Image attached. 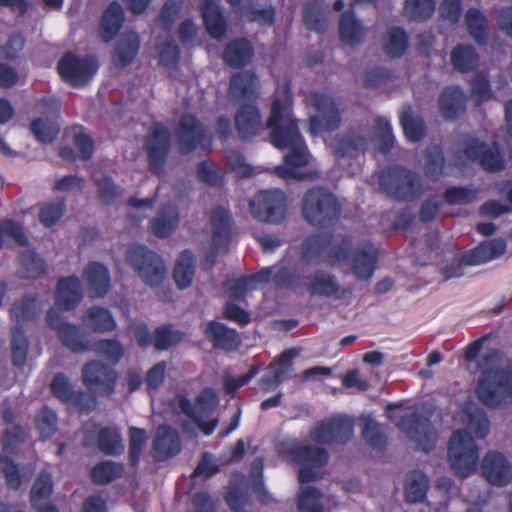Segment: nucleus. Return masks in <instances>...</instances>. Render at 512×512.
Here are the masks:
<instances>
[{
    "label": "nucleus",
    "mask_w": 512,
    "mask_h": 512,
    "mask_svg": "<svg viewBox=\"0 0 512 512\" xmlns=\"http://www.w3.org/2000/svg\"><path fill=\"white\" fill-rule=\"evenodd\" d=\"M266 125L271 129L270 142L276 148L290 149L284 157L285 164L277 167L276 173L283 178L317 179L319 177L317 170L305 173L296 171V168L308 166L311 156L292 118L291 97L286 88L281 90L280 95L277 92Z\"/></svg>",
    "instance_id": "obj_1"
},
{
    "label": "nucleus",
    "mask_w": 512,
    "mask_h": 512,
    "mask_svg": "<svg viewBox=\"0 0 512 512\" xmlns=\"http://www.w3.org/2000/svg\"><path fill=\"white\" fill-rule=\"evenodd\" d=\"M388 409V417L399 426L415 449L427 452L435 447L437 434L427 418V409L421 407L416 410L399 411L397 406L392 405Z\"/></svg>",
    "instance_id": "obj_2"
},
{
    "label": "nucleus",
    "mask_w": 512,
    "mask_h": 512,
    "mask_svg": "<svg viewBox=\"0 0 512 512\" xmlns=\"http://www.w3.org/2000/svg\"><path fill=\"white\" fill-rule=\"evenodd\" d=\"M480 367L482 372L476 393L484 405L496 407L512 396V373L500 370L496 354L486 356Z\"/></svg>",
    "instance_id": "obj_3"
},
{
    "label": "nucleus",
    "mask_w": 512,
    "mask_h": 512,
    "mask_svg": "<svg viewBox=\"0 0 512 512\" xmlns=\"http://www.w3.org/2000/svg\"><path fill=\"white\" fill-rule=\"evenodd\" d=\"M447 455L451 469L461 478L470 476L478 467L477 445L465 429H459L451 435Z\"/></svg>",
    "instance_id": "obj_4"
},
{
    "label": "nucleus",
    "mask_w": 512,
    "mask_h": 512,
    "mask_svg": "<svg viewBox=\"0 0 512 512\" xmlns=\"http://www.w3.org/2000/svg\"><path fill=\"white\" fill-rule=\"evenodd\" d=\"M285 453L292 462L301 466L298 475L301 483L317 479L319 469L328 461V454L324 449L302 445L294 440L286 443Z\"/></svg>",
    "instance_id": "obj_5"
},
{
    "label": "nucleus",
    "mask_w": 512,
    "mask_h": 512,
    "mask_svg": "<svg viewBox=\"0 0 512 512\" xmlns=\"http://www.w3.org/2000/svg\"><path fill=\"white\" fill-rule=\"evenodd\" d=\"M40 311L37 300L32 296L25 297L22 301L14 303L10 316L14 323L12 328V356L15 365H22L26 359L27 341L21 331V326L32 320Z\"/></svg>",
    "instance_id": "obj_6"
},
{
    "label": "nucleus",
    "mask_w": 512,
    "mask_h": 512,
    "mask_svg": "<svg viewBox=\"0 0 512 512\" xmlns=\"http://www.w3.org/2000/svg\"><path fill=\"white\" fill-rule=\"evenodd\" d=\"M349 248L350 243L347 241L331 244L327 237L315 235L305 241L302 256L306 262L319 261L343 267L348 259Z\"/></svg>",
    "instance_id": "obj_7"
},
{
    "label": "nucleus",
    "mask_w": 512,
    "mask_h": 512,
    "mask_svg": "<svg viewBox=\"0 0 512 512\" xmlns=\"http://www.w3.org/2000/svg\"><path fill=\"white\" fill-rule=\"evenodd\" d=\"M218 404L217 394L212 389H205L196 399L195 404L192 406L190 402L182 397L175 398V405L186 414L204 434L210 435L218 425L217 419H212L205 422L204 419L216 408Z\"/></svg>",
    "instance_id": "obj_8"
},
{
    "label": "nucleus",
    "mask_w": 512,
    "mask_h": 512,
    "mask_svg": "<svg viewBox=\"0 0 512 512\" xmlns=\"http://www.w3.org/2000/svg\"><path fill=\"white\" fill-rule=\"evenodd\" d=\"M302 210L307 221L322 225L338 216L339 206L330 192L315 188L305 194Z\"/></svg>",
    "instance_id": "obj_9"
},
{
    "label": "nucleus",
    "mask_w": 512,
    "mask_h": 512,
    "mask_svg": "<svg viewBox=\"0 0 512 512\" xmlns=\"http://www.w3.org/2000/svg\"><path fill=\"white\" fill-rule=\"evenodd\" d=\"M127 260L148 285L157 286L165 277L166 269L162 259L144 246L130 247Z\"/></svg>",
    "instance_id": "obj_10"
},
{
    "label": "nucleus",
    "mask_w": 512,
    "mask_h": 512,
    "mask_svg": "<svg viewBox=\"0 0 512 512\" xmlns=\"http://www.w3.org/2000/svg\"><path fill=\"white\" fill-rule=\"evenodd\" d=\"M306 101L315 109V114L310 116V133L312 135H320L339 127L340 113L330 97L312 93L306 98Z\"/></svg>",
    "instance_id": "obj_11"
},
{
    "label": "nucleus",
    "mask_w": 512,
    "mask_h": 512,
    "mask_svg": "<svg viewBox=\"0 0 512 512\" xmlns=\"http://www.w3.org/2000/svg\"><path fill=\"white\" fill-rule=\"evenodd\" d=\"M249 206L256 219L268 223H280L287 212L285 194L279 189L259 192Z\"/></svg>",
    "instance_id": "obj_12"
},
{
    "label": "nucleus",
    "mask_w": 512,
    "mask_h": 512,
    "mask_svg": "<svg viewBox=\"0 0 512 512\" xmlns=\"http://www.w3.org/2000/svg\"><path fill=\"white\" fill-rule=\"evenodd\" d=\"M57 69L64 81L74 87H81L94 77L98 63L92 56L79 58L68 53L59 60Z\"/></svg>",
    "instance_id": "obj_13"
},
{
    "label": "nucleus",
    "mask_w": 512,
    "mask_h": 512,
    "mask_svg": "<svg viewBox=\"0 0 512 512\" xmlns=\"http://www.w3.org/2000/svg\"><path fill=\"white\" fill-rule=\"evenodd\" d=\"M379 183L387 194L395 198L408 199L420 194L418 178L405 168L383 171Z\"/></svg>",
    "instance_id": "obj_14"
},
{
    "label": "nucleus",
    "mask_w": 512,
    "mask_h": 512,
    "mask_svg": "<svg viewBox=\"0 0 512 512\" xmlns=\"http://www.w3.org/2000/svg\"><path fill=\"white\" fill-rule=\"evenodd\" d=\"M353 432V421L346 416H337L316 424L310 431L313 441L327 444L332 441L345 442Z\"/></svg>",
    "instance_id": "obj_15"
},
{
    "label": "nucleus",
    "mask_w": 512,
    "mask_h": 512,
    "mask_svg": "<svg viewBox=\"0 0 512 512\" xmlns=\"http://www.w3.org/2000/svg\"><path fill=\"white\" fill-rule=\"evenodd\" d=\"M83 382L92 392L110 395L115 388L117 375L115 371L99 361L87 363L82 370Z\"/></svg>",
    "instance_id": "obj_16"
},
{
    "label": "nucleus",
    "mask_w": 512,
    "mask_h": 512,
    "mask_svg": "<svg viewBox=\"0 0 512 512\" xmlns=\"http://www.w3.org/2000/svg\"><path fill=\"white\" fill-rule=\"evenodd\" d=\"M306 289L311 295L334 300L343 299L351 293L350 289L339 283L335 275L323 270H317L308 277Z\"/></svg>",
    "instance_id": "obj_17"
},
{
    "label": "nucleus",
    "mask_w": 512,
    "mask_h": 512,
    "mask_svg": "<svg viewBox=\"0 0 512 512\" xmlns=\"http://www.w3.org/2000/svg\"><path fill=\"white\" fill-rule=\"evenodd\" d=\"M176 136L181 153H189L198 145L206 147L209 140H206L204 130L194 116L185 114L176 123Z\"/></svg>",
    "instance_id": "obj_18"
},
{
    "label": "nucleus",
    "mask_w": 512,
    "mask_h": 512,
    "mask_svg": "<svg viewBox=\"0 0 512 512\" xmlns=\"http://www.w3.org/2000/svg\"><path fill=\"white\" fill-rule=\"evenodd\" d=\"M210 224L212 247L211 251L206 252V260L213 264L215 255L226 251L230 241V216L228 212L222 207L214 209L210 216Z\"/></svg>",
    "instance_id": "obj_19"
},
{
    "label": "nucleus",
    "mask_w": 512,
    "mask_h": 512,
    "mask_svg": "<svg viewBox=\"0 0 512 512\" xmlns=\"http://www.w3.org/2000/svg\"><path fill=\"white\" fill-rule=\"evenodd\" d=\"M482 472L486 480L495 486H506L512 480V465L498 451H489L482 460Z\"/></svg>",
    "instance_id": "obj_20"
},
{
    "label": "nucleus",
    "mask_w": 512,
    "mask_h": 512,
    "mask_svg": "<svg viewBox=\"0 0 512 512\" xmlns=\"http://www.w3.org/2000/svg\"><path fill=\"white\" fill-rule=\"evenodd\" d=\"M169 148L168 131L160 124H154L146 141V151L149 158L150 168L154 173H159Z\"/></svg>",
    "instance_id": "obj_21"
},
{
    "label": "nucleus",
    "mask_w": 512,
    "mask_h": 512,
    "mask_svg": "<svg viewBox=\"0 0 512 512\" xmlns=\"http://www.w3.org/2000/svg\"><path fill=\"white\" fill-rule=\"evenodd\" d=\"M464 156L470 161H478L488 171H498L503 168V160L498 148L489 149L478 140H467L462 148Z\"/></svg>",
    "instance_id": "obj_22"
},
{
    "label": "nucleus",
    "mask_w": 512,
    "mask_h": 512,
    "mask_svg": "<svg viewBox=\"0 0 512 512\" xmlns=\"http://www.w3.org/2000/svg\"><path fill=\"white\" fill-rule=\"evenodd\" d=\"M52 394L64 403L78 408L81 412H89L96 406L94 398L83 403L84 395L73 390L72 385L63 374H57L50 385Z\"/></svg>",
    "instance_id": "obj_23"
},
{
    "label": "nucleus",
    "mask_w": 512,
    "mask_h": 512,
    "mask_svg": "<svg viewBox=\"0 0 512 512\" xmlns=\"http://www.w3.org/2000/svg\"><path fill=\"white\" fill-rule=\"evenodd\" d=\"M47 322L52 329L58 332L62 343L72 351L80 352L89 349L83 341L79 329L74 325L63 322L56 310L48 311Z\"/></svg>",
    "instance_id": "obj_24"
},
{
    "label": "nucleus",
    "mask_w": 512,
    "mask_h": 512,
    "mask_svg": "<svg viewBox=\"0 0 512 512\" xmlns=\"http://www.w3.org/2000/svg\"><path fill=\"white\" fill-rule=\"evenodd\" d=\"M82 277L92 297H104L110 289V273L100 262H90L83 269Z\"/></svg>",
    "instance_id": "obj_25"
},
{
    "label": "nucleus",
    "mask_w": 512,
    "mask_h": 512,
    "mask_svg": "<svg viewBox=\"0 0 512 512\" xmlns=\"http://www.w3.org/2000/svg\"><path fill=\"white\" fill-rule=\"evenodd\" d=\"M376 261V248L372 244L364 243L352 255L351 271L357 279L367 281L374 273Z\"/></svg>",
    "instance_id": "obj_26"
},
{
    "label": "nucleus",
    "mask_w": 512,
    "mask_h": 512,
    "mask_svg": "<svg viewBox=\"0 0 512 512\" xmlns=\"http://www.w3.org/2000/svg\"><path fill=\"white\" fill-rule=\"evenodd\" d=\"M181 448L179 435L175 429L169 426H160L153 442V456L162 461L175 456Z\"/></svg>",
    "instance_id": "obj_27"
},
{
    "label": "nucleus",
    "mask_w": 512,
    "mask_h": 512,
    "mask_svg": "<svg viewBox=\"0 0 512 512\" xmlns=\"http://www.w3.org/2000/svg\"><path fill=\"white\" fill-rule=\"evenodd\" d=\"M272 269H263L259 273L226 282V291L231 298L241 299L249 292L259 289L272 277Z\"/></svg>",
    "instance_id": "obj_28"
},
{
    "label": "nucleus",
    "mask_w": 512,
    "mask_h": 512,
    "mask_svg": "<svg viewBox=\"0 0 512 512\" xmlns=\"http://www.w3.org/2000/svg\"><path fill=\"white\" fill-rule=\"evenodd\" d=\"M505 250V240L500 238L488 240L464 254V261L468 265H480L499 258L504 254Z\"/></svg>",
    "instance_id": "obj_29"
},
{
    "label": "nucleus",
    "mask_w": 512,
    "mask_h": 512,
    "mask_svg": "<svg viewBox=\"0 0 512 512\" xmlns=\"http://www.w3.org/2000/svg\"><path fill=\"white\" fill-rule=\"evenodd\" d=\"M257 80L253 73L244 71L236 74L230 80L229 99L239 103L255 97Z\"/></svg>",
    "instance_id": "obj_30"
},
{
    "label": "nucleus",
    "mask_w": 512,
    "mask_h": 512,
    "mask_svg": "<svg viewBox=\"0 0 512 512\" xmlns=\"http://www.w3.org/2000/svg\"><path fill=\"white\" fill-rule=\"evenodd\" d=\"M298 355L295 349L285 350L277 362L270 365L269 370L261 380V387L268 391L271 387L277 386L283 382L286 374L291 370L292 360Z\"/></svg>",
    "instance_id": "obj_31"
},
{
    "label": "nucleus",
    "mask_w": 512,
    "mask_h": 512,
    "mask_svg": "<svg viewBox=\"0 0 512 512\" xmlns=\"http://www.w3.org/2000/svg\"><path fill=\"white\" fill-rule=\"evenodd\" d=\"M82 299L80 280L69 276L58 282L56 304L65 310L73 309Z\"/></svg>",
    "instance_id": "obj_32"
},
{
    "label": "nucleus",
    "mask_w": 512,
    "mask_h": 512,
    "mask_svg": "<svg viewBox=\"0 0 512 512\" xmlns=\"http://www.w3.org/2000/svg\"><path fill=\"white\" fill-rule=\"evenodd\" d=\"M238 133L244 139L257 135L262 129L259 111L251 105H243L235 116Z\"/></svg>",
    "instance_id": "obj_33"
},
{
    "label": "nucleus",
    "mask_w": 512,
    "mask_h": 512,
    "mask_svg": "<svg viewBox=\"0 0 512 512\" xmlns=\"http://www.w3.org/2000/svg\"><path fill=\"white\" fill-rule=\"evenodd\" d=\"M461 421L476 439H484L489 433L490 423L485 412L474 404H469L460 414Z\"/></svg>",
    "instance_id": "obj_34"
},
{
    "label": "nucleus",
    "mask_w": 512,
    "mask_h": 512,
    "mask_svg": "<svg viewBox=\"0 0 512 512\" xmlns=\"http://www.w3.org/2000/svg\"><path fill=\"white\" fill-rule=\"evenodd\" d=\"M466 97L456 87H448L443 90L439 98V109L446 119H454L465 110Z\"/></svg>",
    "instance_id": "obj_35"
},
{
    "label": "nucleus",
    "mask_w": 512,
    "mask_h": 512,
    "mask_svg": "<svg viewBox=\"0 0 512 512\" xmlns=\"http://www.w3.org/2000/svg\"><path fill=\"white\" fill-rule=\"evenodd\" d=\"M201 11L208 34L221 39L226 32V23L218 5L214 0H203Z\"/></svg>",
    "instance_id": "obj_36"
},
{
    "label": "nucleus",
    "mask_w": 512,
    "mask_h": 512,
    "mask_svg": "<svg viewBox=\"0 0 512 512\" xmlns=\"http://www.w3.org/2000/svg\"><path fill=\"white\" fill-rule=\"evenodd\" d=\"M206 336L214 342L216 347L226 350L236 349L240 343V339L235 330L217 323H208L205 329Z\"/></svg>",
    "instance_id": "obj_37"
},
{
    "label": "nucleus",
    "mask_w": 512,
    "mask_h": 512,
    "mask_svg": "<svg viewBox=\"0 0 512 512\" xmlns=\"http://www.w3.org/2000/svg\"><path fill=\"white\" fill-rule=\"evenodd\" d=\"M139 46V37L136 33L123 34L116 45L113 61L119 66L130 64L137 55Z\"/></svg>",
    "instance_id": "obj_38"
},
{
    "label": "nucleus",
    "mask_w": 512,
    "mask_h": 512,
    "mask_svg": "<svg viewBox=\"0 0 512 512\" xmlns=\"http://www.w3.org/2000/svg\"><path fill=\"white\" fill-rule=\"evenodd\" d=\"M253 56V50L250 43L245 39L231 41L223 54L226 64L232 67L246 65Z\"/></svg>",
    "instance_id": "obj_39"
},
{
    "label": "nucleus",
    "mask_w": 512,
    "mask_h": 512,
    "mask_svg": "<svg viewBox=\"0 0 512 512\" xmlns=\"http://www.w3.org/2000/svg\"><path fill=\"white\" fill-rule=\"evenodd\" d=\"M83 325L98 332L112 331L116 322L111 313L102 307L89 308L82 317Z\"/></svg>",
    "instance_id": "obj_40"
},
{
    "label": "nucleus",
    "mask_w": 512,
    "mask_h": 512,
    "mask_svg": "<svg viewBox=\"0 0 512 512\" xmlns=\"http://www.w3.org/2000/svg\"><path fill=\"white\" fill-rule=\"evenodd\" d=\"M123 22V10L118 3H112L104 12L99 29V36L104 42L110 41L120 29Z\"/></svg>",
    "instance_id": "obj_41"
},
{
    "label": "nucleus",
    "mask_w": 512,
    "mask_h": 512,
    "mask_svg": "<svg viewBox=\"0 0 512 512\" xmlns=\"http://www.w3.org/2000/svg\"><path fill=\"white\" fill-rule=\"evenodd\" d=\"M195 257L191 251L185 250L175 264L173 277L178 288L184 289L190 286L194 276Z\"/></svg>",
    "instance_id": "obj_42"
},
{
    "label": "nucleus",
    "mask_w": 512,
    "mask_h": 512,
    "mask_svg": "<svg viewBox=\"0 0 512 512\" xmlns=\"http://www.w3.org/2000/svg\"><path fill=\"white\" fill-rule=\"evenodd\" d=\"M339 34L344 44L352 46L362 41L365 31L354 16L346 12L341 15L339 21Z\"/></svg>",
    "instance_id": "obj_43"
},
{
    "label": "nucleus",
    "mask_w": 512,
    "mask_h": 512,
    "mask_svg": "<svg viewBox=\"0 0 512 512\" xmlns=\"http://www.w3.org/2000/svg\"><path fill=\"white\" fill-rule=\"evenodd\" d=\"M465 23L470 36L478 43H485L488 38V24L485 15L477 9H469Z\"/></svg>",
    "instance_id": "obj_44"
},
{
    "label": "nucleus",
    "mask_w": 512,
    "mask_h": 512,
    "mask_svg": "<svg viewBox=\"0 0 512 512\" xmlns=\"http://www.w3.org/2000/svg\"><path fill=\"white\" fill-rule=\"evenodd\" d=\"M178 214L174 207L161 210L152 222L153 233L161 238L169 236L178 225Z\"/></svg>",
    "instance_id": "obj_45"
},
{
    "label": "nucleus",
    "mask_w": 512,
    "mask_h": 512,
    "mask_svg": "<svg viewBox=\"0 0 512 512\" xmlns=\"http://www.w3.org/2000/svg\"><path fill=\"white\" fill-rule=\"evenodd\" d=\"M401 125L407 139L416 142L424 134L425 127L421 118L414 115L410 107H404L400 116Z\"/></svg>",
    "instance_id": "obj_46"
},
{
    "label": "nucleus",
    "mask_w": 512,
    "mask_h": 512,
    "mask_svg": "<svg viewBox=\"0 0 512 512\" xmlns=\"http://www.w3.org/2000/svg\"><path fill=\"white\" fill-rule=\"evenodd\" d=\"M52 493V480L51 476L46 473H41L37 478L31 490V501L33 506L40 509V512H57L52 506L44 508L40 507V501L48 498Z\"/></svg>",
    "instance_id": "obj_47"
},
{
    "label": "nucleus",
    "mask_w": 512,
    "mask_h": 512,
    "mask_svg": "<svg viewBox=\"0 0 512 512\" xmlns=\"http://www.w3.org/2000/svg\"><path fill=\"white\" fill-rule=\"evenodd\" d=\"M99 449L109 455H118L124 451L121 436L117 429L103 428L98 434Z\"/></svg>",
    "instance_id": "obj_48"
},
{
    "label": "nucleus",
    "mask_w": 512,
    "mask_h": 512,
    "mask_svg": "<svg viewBox=\"0 0 512 512\" xmlns=\"http://www.w3.org/2000/svg\"><path fill=\"white\" fill-rule=\"evenodd\" d=\"M451 62L453 67L461 72L472 70L477 62L478 56L473 47L468 45H459L451 53Z\"/></svg>",
    "instance_id": "obj_49"
},
{
    "label": "nucleus",
    "mask_w": 512,
    "mask_h": 512,
    "mask_svg": "<svg viewBox=\"0 0 512 512\" xmlns=\"http://www.w3.org/2000/svg\"><path fill=\"white\" fill-rule=\"evenodd\" d=\"M428 489V479L421 471L412 472L406 482V496L411 502H421Z\"/></svg>",
    "instance_id": "obj_50"
},
{
    "label": "nucleus",
    "mask_w": 512,
    "mask_h": 512,
    "mask_svg": "<svg viewBox=\"0 0 512 512\" xmlns=\"http://www.w3.org/2000/svg\"><path fill=\"white\" fill-rule=\"evenodd\" d=\"M407 36L405 32L397 27L388 30L383 47L385 52L391 57L401 56L407 48Z\"/></svg>",
    "instance_id": "obj_51"
},
{
    "label": "nucleus",
    "mask_w": 512,
    "mask_h": 512,
    "mask_svg": "<svg viewBox=\"0 0 512 512\" xmlns=\"http://www.w3.org/2000/svg\"><path fill=\"white\" fill-rule=\"evenodd\" d=\"M360 422L365 440L375 448L382 447L385 443V437L379 424L369 415L361 416Z\"/></svg>",
    "instance_id": "obj_52"
},
{
    "label": "nucleus",
    "mask_w": 512,
    "mask_h": 512,
    "mask_svg": "<svg viewBox=\"0 0 512 512\" xmlns=\"http://www.w3.org/2000/svg\"><path fill=\"white\" fill-rule=\"evenodd\" d=\"M22 276L27 278H37L45 272V264L34 252L26 249L22 252L20 258Z\"/></svg>",
    "instance_id": "obj_53"
},
{
    "label": "nucleus",
    "mask_w": 512,
    "mask_h": 512,
    "mask_svg": "<svg viewBox=\"0 0 512 512\" xmlns=\"http://www.w3.org/2000/svg\"><path fill=\"white\" fill-rule=\"evenodd\" d=\"M322 494L315 488L302 489L298 499V509L301 512H324Z\"/></svg>",
    "instance_id": "obj_54"
},
{
    "label": "nucleus",
    "mask_w": 512,
    "mask_h": 512,
    "mask_svg": "<svg viewBox=\"0 0 512 512\" xmlns=\"http://www.w3.org/2000/svg\"><path fill=\"white\" fill-rule=\"evenodd\" d=\"M123 472L121 465L114 462L105 461L96 465L91 470V477L94 482L104 484L113 481Z\"/></svg>",
    "instance_id": "obj_55"
},
{
    "label": "nucleus",
    "mask_w": 512,
    "mask_h": 512,
    "mask_svg": "<svg viewBox=\"0 0 512 512\" xmlns=\"http://www.w3.org/2000/svg\"><path fill=\"white\" fill-rule=\"evenodd\" d=\"M435 9L434 0H406L405 13L414 20H424L431 16Z\"/></svg>",
    "instance_id": "obj_56"
},
{
    "label": "nucleus",
    "mask_w": 512,
    "mask_h": 512,
    "mask_svg": "<svg viewBox=\"0 0 512 512\" xmlns=\"http://www.w3.org/2000/svg\"><path fill=\"white\" fill-rule=\"evenodd\" d=\"M31 131L40 142L50 143L56 138L59 127L51 120L39 118L31 123Z\"/></svg>",
    "instance_id": "obj_57"
},
{
    "label": "nucleus",
    "mask_w": 512,
    "mask_h": 512,
    "mask_svg": "<svg viewBox=\"0 0 512 512\" xmlns=\"http://www.w3.org/2000/svg\"><path fill=\"white\" fill-rule=\"evenodd\" d=\"M64 211L65 204L62 200L45 203L40 207L39 220L46 227L52 226L63 216Z\"/></svg>",
    "instance_id": "obj_58"
},
{
    "label": "nucleus",
    "mask_w": 512,
    "mask_h": 512,
    "mask_svg": "<svg viewBox=\"0 0 512 512\" xmlns=\"http://www.w3.org/2000/svg\"><path fill=\"white\" fill-rule=\"evenodd\" d=\"M36 428L43 438H49L56 432V415L52 410L42 409L36 416Z\"/></svg>",
    "instance_id": "obj_59"
},
{
    "label": "nucleus",
    "mask_w": 512,
    "mask_h": 512,
    "mask_svg": "<svg viewBox=\"0 0 512 512\" xmlns=\"http://www.w3.org/2000/svg\"><path fill=\"white\" fill-rule=\"evenodd\" d=\"M375 137L380 143V149L383 152L388 151L394 141L392 134V128L389 121L386 118L379 117L375 121Z\"/></svg>",
    "instance_id": "obj_60"
},
{
    "label": "nucleus",
    "mask_w": 512,
    "mask_h": 512,
    "mask_svg": "<svg viewBox=\"0 0 512 512\" xmlns=\"http://www.w3.org/2000/svg\"><path fill=\"white\" fill-rule=\"evenodd\" d=\"M367 143L364 138L355 136L353 138L341 140L335 147V152L340 156L354 157L359 151H364Z\"/></svg>",
    "instance_id": "obj_61"
},
{
    "label": "nucleus",
    "mask_w": 512,
    "mask_h": 512,
    "mask_svg": "<svg viewBox=\"0 0 512 512\" xmlns=\"http://www.w3.org/2000/svg\"><path fill=\"white\" fill-rule=\"evenodd\" d=\"M5 236H9L14 239L20 246L25 247L27 244V238L22 227L13 221L7 220L0 224V248L4 243Z\"/></svg>",
    "instance_id": "obj_62"
},
{
    "label": "nucleus",
    "mask_w": 512,
    "mask_h": 512,
    "mask_svg": "<svg viewBox=\"0 0 512 512\" xmlns=\"http://www.w3.org/2000/svg\"><path fill=\"white\" fill-rule=\"evenodd\" d=\"M181 338L180 332L172 330L170 327H160L154 333L153 342L157 349L162 350L177 343Z\"/></svg>",
    "instance_id": "obj_63"
},
{
    "label": "nucleus",
    "mask_w": 512,
    "mask_h": 512,
    "mask_svg": "<svg viewBox=\"0 0 512 512\" xmlns=\"http://www.w3.org/2000/svg\"><path fill=\"white\" fill-rule=\"evenodd\" d=\"M444 165V158L439 147L434 146L427 151L425 172L431 177H437L441 174Z\"/></svg>",
    "instance_id": "obj_64"
}]
</instances>
